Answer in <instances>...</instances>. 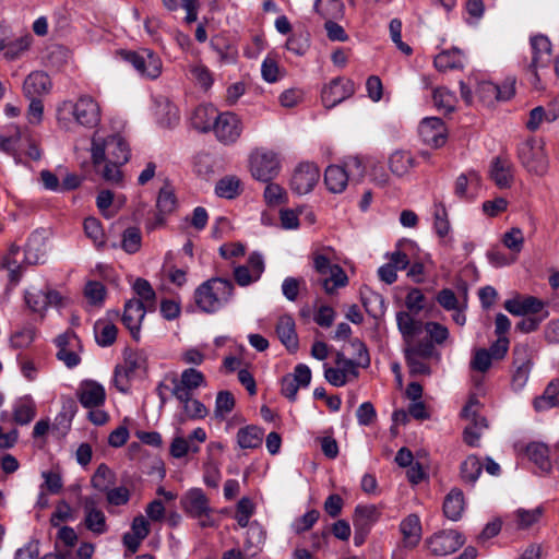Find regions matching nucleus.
<instances>
[{"label": "nucleus", "instance_id": "nucleus-1", "mask_svg": "<svg viewBox=\"0 0 559 559\" xmlns=\"http://www.w3.org/2000/svg\"><path fill=\"white\" fill-rule=\"evenodd\" d=\"M234 284L224 277H212L194 292V301L200 310L214 313L224 308L233 298Z\"/></svg>", "mask_w": 559, "mask_h": 559}, {"label": "nucleus", "instance_id": "nucleus-2", "mask_svg": "<svg viewBox=\"0 0 559 559\" xmlns=\"http://www.w3.org/2000/svg\"><path fill=\"white\" fill-rule=\"evenodd\" d=\"M71 116L75 123L86 129L96 128L102 118L100 106L91 95L83 94L76 100H66L57 108V118L61 122Z\"/></svg>", "mask_w": 559, "mask_h": 559}, {"label": "nucleus", "instance_id": "nucleus-3", "mask_svg": "<svg viewBox=\"0 0 559 559\" xmlns=\"http://www.w3.org/2000/svg\"><path fill=\"white\" fill-rule=\"evenodd\" d=\"M532 59L527 64L530 83L537 90L543 88L542 81L552 62L551 43L544 35H535L530 39Z\"/></svg>", "mask_w": 559, "mask_h": 559}, {"label": "nucleus", "instance_id": "nucleus-4", "mask_svg": "<svg viewBox=\"0 0 559 559\" xmlns=\"http://www.w3.org/2000/svg\"><path fill=\"white\" fill-rule=\"evenodd\" d=\"M518 157L522 166L531 174L544 176L549 166L543 140L530 138L518 146Z\"/></svg>", "mask_w": 559, "mask_h": 559}, {"label": "nucleus", "instance_id": "nucleus-5", "mask_svg": "<svg viewBox=\"0 0 559 559\" xmlns=\"http://www.w3.org/2000/svg\"><path fill=\"white\" fill-rule=\"evenodd\" d=\"M180 506L189 518L199 521L201 527L215 526V521L211 516L213 510L210 500L201 488L186 491L180 499Z\"/></svg>", "mask_w": 559, "mask_h": 559}, {"label": "nucleus", "instance_id": "nucleus-6", "mask_svg": "<svg viewBox=\"0 0 559 559\" xmlns=\"http://www.w3.org/2000/svg\"><path fill=\"white\" fill-rule=\"evenodd\" d=\"M250 171L254 179L270 182L280 175V158L273 151L255 148L249 157Z\"/></svg>", "mask_w": 559, "mask_h": 559}, {"label": "nucleus", "instance_id": "nucleus-7", "mask_svg": "<svg viewBox=\"0 0 559 559\" xmlns=\"http://www.w3.org/2000/svg\"><path fill=\"white\" fill-rule=\"evenodd\" d=\"M313 269L320 275L330 274L322 280L321 285L328 295H332L337 288L348 284V277L345 271L338 264H332L330 259L319 252L312 254Z\"/></svg>", "mask_w": 559, "mask_h": 559}, {"label": "nucleus", "instance_id": "nucleus-8", "mask_svg": "<svg viewBox=\"0 0 559 559\" xmlns=\"http://www.w3.org/2000/svg\"><path fill=\"white\" fill-rule=\"evenodd\" d=\"M480 403L475 395H472L463 407L461 416L469 420V425L464 428L463 440L469 447H478L483 431L487 428V420L478 414Z\"/></svg>", "mask_w": 559, "mask_h": 559}, {"label": "nucleus", "instance_id": "nucleus-9", "mask_svg": "<svg viewBox=\"0 0 559 559\" xmlns=\"http://www.w3.org/2000/svg\"><path fill=\"white\" fill-rule=\"evenodd\" d=\"M534 353L528 344L519 343L513 346L512 349V388L516 391L522 390L533 368Z\"/></svg>", "mask_w": 559, "mask_h": 559}, {"label": "nucleus", "instance_id": "nucleus-10", "mask_svg": "<svg viewBox=\"0 0 559 559\" xmlns=\"http://www.w3.org/2000/svg\"><path fill=\"white\" fill-rule=\"evenodd\" d=\"M119 53L121 58L129 62L142 76L148 79H156L159 76L162 72V61L152 50H121Z\"/></svg>", "mask_w": 559, "mask_h": 559}, {"label": "nucleus", "instance_id": "nucleus-11", "mask_svg": "<svg viewBox=\"0 0 559 559\" xmlns=\"http://www.w3.org/2000/svg\"><path fill=\"white\" fill-rule=\"evenodd\" d=\"M171 384V395L176 400L187 401L188 394H193L194 391L206 384L204 374L195 368L185 369L180 378L171 376L166 378Z\"/></svg>", "mask_w": 559, "mask_h": 559}, {"label": "nucleus", "instance_id": "nucleus-12", "mask_svg": "<svg viewBox=\"0 0 559 559\" xmlns=\"http://www.w3.org/2000/svg\"><path fill=\"white\" fill-rule=\"evenodd\" d=\"M55 344L58 348L56 357L62 361L69 369L75 368L81 362L79 350L82 349L81 340L72 332L67 331L58 335L55 340Z\"/></svg>", "mask_w": 559, "mask_h": 559}, {"label": "nucleus", "instance_id": "nucleus-13", "mask_svg": "<svg viewBox=\"0 0 559 559\" xmlns=\"http://www.w3.org/2000/svg\"><path fill=\"white\" fill-rule=\"evenodd\" d=\"M319 179V167L313 163L302 162L294 169L290 188L297 194H307L313 190Z\"/></svg>", "mask_w": 559, "mask_h": 559}, {"label": "nucleus", "instance_id": "nucleus-14", "mask_svg": "<svg viewBox=\"0 0 559 559\" xmlns=\"http://www.w3.org/2000/svg\"><path fill=\"white\" fill-rule=\"evenodd\" d=\"M464 543V536L454 530L437 532L427 539L428 547L435 556H447L455 552Z\"/></svg>", "mask_w": 559, "mask_h": 559}, {"label": "nucleus", "instance_id": "nucleus-15", "mask_svg": "<svg viewBox=\"0 0 559 559\" xmlns=\"http://www.w3.org/2000/svg\"><path fill=\"white\" fill-rule=\"evenodd\" d=\"M355 93V83L345 78H335L322 88L321 99L325 108L330 109L349 98Z\"/></svg>", "mask_w": 559, "mask_h": 559}, {"label": "nucleus", "instance_id": "nucleus-16", "mask_svg": "<svg viewBox=\"0 0 559 559\" xmlns=\"http://www.w3.org/2000/svg\"><path fill=\"white\" fill-rule=\"evenodd\" d=\"M242 123L234 112H222L216 117L214 133L217 140L224 144L235 143L241 135Z\"/></svg>", "mask_w": 559, "mask_h": 559}, {"label": "nucleus", "instance_id": "nucleus-17", "mask_svg": "<svg viewBox=\"0 0 559 559\" xmlns=\"http://www.w3.org/2000/svg\"><path fill=\"white\" fill-rule=\"evenodd\" d=\"M350 345L357 352V360L346 358L343 352H337L335 364L337 368L344 370L352 378H357L359 376L357 367H368L370 365V357L366 345L359 338L352 340Z\"/></svg>", "mask_w": 559, "mask_h": 559}, {"label": "nucleus", "instance_id": "nucleus-18", "mask_svg": "<svg viewBox=\"0 0 559 559\" xmlns=\"http://www.w3.org/2000/svg\"><path fill=\"white\" fill-rule=\"evenodd\" d=\"M147 311L150 310L145 305H143V300L132 298L124 304L121 321L130 331L132 338L136 342L140 341L141 324Z\"/></svg>", "mask_w": 559, "mask_h": 559}, {"label": "nucleus", "instance_id": "nucleus-19", "mask_svg": "<svg viewBox=\"0 0 559 559\" xmlns=\"http://www.w3.org/2000/svg\"><path fill=\"white\" fill-rule=\"evenodd\" d=\"M418 132L423 142L431 147H441L447 142V128L441 118L427 117L423 119Z\"/></svg>", "mask_w": 559, "mask_h": 559}, {"label": "nucleus", "instance_id": "nucleus-20", "mask_svg": "<svg viewBox=\"0 0 559 559\" xmlns=\"http://www.w3.org/2000/svg\"><path fill=\"white\" fill-rule=\"evenodd\" d=\"M293 29L297 32V35L289 37L286 41V49L288 52L295 56H305L310 47L309 33L304 29V26L298 25L293 27L286 16L282 15V34H288Z\"/></svg>", "mask_w": 559, "mask_h": 559}, {"label": "nucleus", "instance_id": "nucleus-21", "mask_svg": "<svg viewBox=\"0 0 559 559\" xmlns=\"http://www.w3.org/2000/svg\"><path fill=\"white\" fill-rule=\"evenodd\" d=\"M27 307L36 313H44L49 307L61 304V295L55 289L27 290L24 295Z\"/></svg>", "mask_w": 559, "mask_h": 559}, {"label": "nucleus", "instance_id": "nucleus-22", "mask_svg": "<svg viewBox=\"0 0 559 559\" xmlns=\"http://www.w3.org/2000/svg\"><path fill=\"white\" fill-rule=\"evenodd\" d=\"M76 397L85 408H95L104 405L106 392L102 384L93 380L83 381L76 390Z\"/></svg>", "mask_w": 559, "mask_h": 559}, {"label": "nucleus", "instance_id": "nucleus-23", "mask_svg": "<svg viewBox=\"0 0 559 559\" xmlns=\"http://www.w3.org/2000/svg\"><path fill=\"white\" fill-rule=\"evenodd\" d=\"M489 177L499 189H509L514 181V165L509 158L497 156L491 162Z\"/></svg>", "mask_w": 559, "mask_h": 559}, {"label": "nucleus", "instance_id": "nucleus-24", "mask_svg": "<svg viewBox=\"0 0 559 559\" xmlns=\"http://www.w3.org/2000/svg\"><path fill=\"white\" fill-rule=\"evenodd\" d=\"M481 177L476 170L461 174L454 182V194L462 201H473L479 190Z\"/></svg>", "mask_w": 559, "mask_h": 559}, {"label": "nucleus", "instance_id": "nucleus-25", "mask_svg": "<svg viewBox=\"0 0 559 559\" xmlns=\"http://www.w3.org/2000/svg\"><path fill=\"white\" fill-rule=\"evenodd\" d=\"M83 509L85 513V527L95 535L105 534L108 531L106 516L104 512L96 507V501L91 497H86L83 501Z\"/></svg>", "mask_w": 559, "mask_h": 559}, {"label": "nucleus", "instance_id": "nucleus-26", "mask_svg": "<svg viewBox=\"0 0 559 559\" xmlns=\"http://www.w3.org/2000/svg\"><path fill=\"white\" fill-rule=\"evenodd\" d=\"M503 307L513 316L526 317L538 313L544 308V302L534 296H516L506 300Z\"/></svg>", "mask_w": 559, "mask_h": 559}, {"label": "nucleus", "instance_id": "nucleus-27", "mask_svg": "<svg viewBox=\"0 0 559 559\" xmlns=\"http://www.w3.org/2000/svg\"><path fill=\"white\" fill-rule=\"evenodd\" d=\"M51 88V81L48 74L43 71L29 73L23 83V93L27 98H39Z\"/></svg>", "mask_w": 559, "mask_h": 559}, {"label": "nucleus", "instance_id": "nucleus-28", "mask_svg": "<svg viewBox=\"0 0 559 559\" xmlns=\"http://www.w3.org/2000/svg\"><path fill=\"white\" fill-rule=\"evenodd\" d=\"M218 115L212 105H200L193 110L190 122L200 132L214 131V123H216Z\"/></svg>", "mask_w": 559, "mask_h": 559}, {"label": "nucleus", "instance_id": "nucleus-29", "mask_svg": "<svg viewBox=\"0 0 559 559\" xmlns=\"http://www.w3.org/2000/svg\"><path fill=\"white\" fill-rule=\"evenodd\" d=\"M413 312L399 311L396 313V324L400 333L402 334L405 344H411L415 336L419 335L423 331L424 324L420 320L414 319Z\"/></svg>", "mask_w": 559, "mask_h": 559}, {"label": "nucleus", "instance_id": "nucleus-30", "mask_svg": "<svg viewBox=\"0 0 559 559\" xmlns=\"http://www.w3.org/2000/svg\"><path fill=\"white\" fill-rule=\"evenodd\" d=\"M400 531L403 535L406 547H416L421 539V523L417 514L407 515L400 524Z\"/></svg>", "mask_w": 559, "mask_h": 559}, {"label": "nucleus", "instance_id": "nucleus-31", "mask_svg": "<svg viewBox=\"0 0 559 559\" xmlns=\"http://www.w3.org/2000/svg\"><path fill=\"white\" fill-rule=\"evenodd\" d=\"M12 415L15 424L24 426L36 416V404L29 395L17 399L12 406Z\"/></svg>", "mask_w": 559, "mask_h": 559}, {"label": "nucleus", "instance_id": "nucleus-32", "mask_svg": "<svg viewBox=\"0 0 559 559\" xmlns=\"http://www.w3.org/2000/svg\"><path fill=\"white\" fill-rule=\"evenodd\" d=\"M264 430L255 425H248L237 431L238 445L243 450L258 449L262 445Z\"/></svg>", "mask_w": 559, "mask_h": 559}, {"label": "nucleus", "instance_id": "nucleus-33", "mask_svg": "<svg viewBox=\"0 0 559 559\" xmlns=\"http://www.w3.org/2000/svg\"><path fill=\"white\" fill-rule=\"evenodd\" d=\"M349 180L347 170L338 165H331L325 169L324 183L333 193H341L345 190Z\"/></svg>", "mask_w": 559, "mask_h": 559}, {"label": "nucleus", "instance_id": "nucleus-34", "mask_svg": "<svg viewBox=\"0 0 559 559\" xmlns=\"http://www.w3.org/2000/svg\"><path fill=\"white\" fill-rule=\"evenodd\" d=\"M415 166L416 160L407 151H395L389 157V168L397 177L407 175Z\"/></svg>", "mask_w": 559, "mask_h": 559}, {"label": "nucleus", "instance_id": "nucleus-35", "mask_svg": "<svg viewBox=\"0 0 559 559\" xmlns=\"http://www.w3.org/2000/svg\"><path fill=\"white\" fill-rule=\"evenodd\" d=\"M465 500L463 491L459 488H453L445 496L443 501V513L451 521L461 519L464 511Z\"/></svg>", "mask_w": 559, "mask_h": 559}, {"label": "nucleus", "instance_id": "nucleus-36", "mask_svg": "<svg viewBox=\"0 0 559 559\" xmlns=\"http://www.w3.org/2000/svg\"><path fill=\"white\" fill-rule=\"evenodd\" d=\"M549 448L542 442H531L526 445L525 453L531 462H533L542 472H549L551 461L549 457Z\"/></svg>", "mask_w": 559, "mask_h": 559}, {"label": "nucleus", "instance_id": "nucleus-37", "mask_svg": "<svg viewBox=\"0 0 559 559\" xmlns=\"http://www.w3.org/2000/svg\"><path fill=\"white\" fill-rule=\"evenodd\" d=\"M381 515L380 510L374 504H358L355 508L353 524L354 527H361L370 530L371 526L379 520Z\"/></svg>", "mask_w": 559, "mask_h": 559}, {"label": "nucleus", "instance_id": "nucleus-38", "mask_svg": "<svg viewBox=\"0 0 559 559\" xmlns=\"http://www.w3.org/2000/svg\"><path fill=\"white\" fill-rule=\"evenodd\" d=\"M559 380H551L545 388L542 395L535 397L533 405L537 412L548 411L556 407L559 403Z\"/></svg>", "mask_w": 559, "mask_h": 559}, {"label": "nucleus", "instance_id": "nucleus-39", "mask_svg": "<svg viewBox=\"0 0 559 559\" xmlns=\"http://www.w3.org/2000/svg\"><path fill=\"white\" fill-rule=\"evenodd\" d=\"M94 333L96 343L102 347H108L116 342L118 329L109 320L99 319L94 324Z\"/></svg>", "mask_w": 559, "mask_h": 559}, {"label": "nucleus", "instance_id": "nucleus-40", "mask_svg": "<svg viewBox=\"0 0 559 559\" xmlns=\"http://www.w3.org/2000/svg\"><path fill=\"white\" fill-rule=\"evenodd\" d=\"M108 158L116 163H127L130 158V147L126 140L119 134L107 136Z\"/></svg>", "mask_w": 559, "mask_h": 559}, {"label": "nucleus", "instance_id": "nucleus-41", "mask_svg": "<svg viewBox=\"0 0 559 559\" xmlns=\"http://www.w3.org/2000/svg\"><path fill=\"white\" fill-rule=\"evenodd\" d=\"M45 245L40 241L38 235H32L24 248V261L27 265H36L44 263L45 258Z\"/></svg>", "mask_w": 559, "mask_h": 559}, {"label": "nucleus", "instance_id": "nucleus-42", "mask_svg": "<svg viewBox=\"0 0 559 559\" xmlns=\"http://www.w3.org/2000/svg\"><path fill=\"white\" fill-rule=\"evenodd\" d=\"M182 404V413L179 415V420L183 423L186 419H203L207 415L205 405L193 399V394H188L187 401L177 400Z\"/></svg>", "mask_w": 559, "mask_h": 559}, {"label": "nucleus", "instance_id": "nucleus-43", "mask_svg": "<svg viewBox=\"0 0 559 559\" xmlns=\"http://www.w3.org/2000/svg\"><path fill=\"white\" fill-rule=\"evenodd\" d=\"M439 71H448L463 68V55L460 49H451L440 52L433 60Z\"/></svg>", "mask_w": 559, "mask_h": 559}, {"label": "nucleus", "instance_id": "nucleus-44", "mask_svg": "<svg viewBox=\"0 0 559 559\" xmlns=\"http://www.w3.org/2000/svg\"><path fill=\"white\" fill-rule=\"evenodd\" d=\"M22 143L23 132L19 129L11 136H3L0 134V150L12 156L16 164L22 163Z\"/></svg>", "mask_w": 559, "mask_h": 559}, {"label": "nucleus", "instance_id": "nucleus-45", "mask_svg": "<svg viewBox=\"0 0 559 559\" xmlns=\"http://www.w3.org/2000/svg\"><path fill=\"white\" fill-rule=\"evenodd\" d=\"M76 409L78 407L74 400L68 399L62 405V411L56 416L52 429L60 431V433L64 436L71 427V421Z\"/></svg>", "mask_w": 559, "mask_h": 559}, {"label": "nucleus", "instance_id": "nucleus-46", "mask_svg": "<svg viewBox=\"0 0 559 559\" xmlns=\"http://www.w3.org/2000/svg\"><path fill=\"white\" fill-rule=\"evenodd\" d=\"M361 302L367 313L372 318H379L385 313V300L384 297L379 293L372 290L362 293Z\"/></svg>", "mask_w": 559, "mask_h": 559}, {"label": "nucleus", "instance_id": "nucleus-47", "mask_svg": "<svg viewBox=\"0 0 559 559\" xmlns=\"http://www.w3.org/2000/svg\"><path fill=\"white\" fill-rule=\"evenodd\" d=\"M282 294L289 301H296L299 296L308 294L306 280L304 277H286L282 282Z\"/></svg>", "mask_w": 559, "mask_h": 559}, {"label": "nucleus", "instance_id": "nucleus-48", "mask_svg": "<svg viewBox=\"0 0 559 559\" xmlns=\"http://www.w3.org/2000/svg\"><path fill=\"white\" fill-rule=\"evenodd\" d=\"M241 191V181L235 176H226L219 179L215 186V193L219 198L228 200L237 198Z\"/></svg>", "mask_w": 559, "mask_h": 559}, {"label": "nucleus", "instance_id": "nucleus-49", "mask_svg": "<svg viewBox=\"0 0 559 559\" xmlns=\"http://www.w3.org/2000/svg\"><path fill=\"white\" fill-rule=\"evenodd\" d=\"M32 38L29 36L17 38L16 40L5 44L0 38V51H3L5 59L13 61L19 59L31 46Z\"/></svg>", "mask_w": 559, "mask_h": 559}, {"label": "nucleus", "instance_id": "nucleus-50", "mask_svg": "<svg viewBox=\"0 0 559 559\" xmlns=\"http://www.w3.org/2000/svg\"><path fill=\"white\" fill-rule=\"evenodd\" d=\"M483 471V465L476 455L467 456L461 464V478L465 484L474 485Z\"/></svg>", "mask_w": 559, "mask_h": 559}, {"label": "nucleus", "instance_id": "nucleus-51", "mask_svg": "<svg viewBox=\"0 0 559 559\" xmlns=\"http://www.w3.org/2000/svg\"><path fill=\"white\" fill-rule=\"evenodd\" d=\"M282 344L289 353H296L299 348V340L295 331V322L289 316H282Z\"/></svg>", "mask_w": 559, "mask_h": 559}, {"label": "nucleus", "instance_id": "nucleus-52", "mask_svg": "<svg viewBox=\"0 0 559 559\" xmlns=\"http://www.w3.org/2000/svg\"><path fill=\"white\" fill-rule=\"evenodd\" d=\"M433 105L438 110L444 114H450L454 110L456 104V97L454 93L445 87H437L432 93Z\"/></svg>", "mask_w": 559, "mask_h": 559}, {"label": "nucleus", "instance_id": "nucleus-53", "mask_svg": "<svg viewBox=\"0 0 559 559\" xmlns=\"http://www.w3.org/2000/svg\"><path fill=\"white\" fill-rule=\"evenodd\" d=\"M132 288L139 297L135 299L143 300V305H145L148 310H153L155 307L156 294L151 283L145 278L139 277L135 280Z\"/></svg>", "mask_w": 559, "mask_h": 559}, {"label": "nucleus", "instance_id": "nucleus-54", "mask_svg": "<svg viewBox=\"0 0 559 559\" xmlns=\"http://www.w3.org/2000/svg\"><path fill=\"white\" fill-rule=\"evenodd\" d=\"M433 227L437 235L445 237L450 231V222L445 205L441 201H435L433 204Z\"/></svg>", "mask_w": 559, "mask_h": 559}, {"label": "nucleus", "instance_id": "nucleus-55", "mask_svg": "<svg viewBox=\"0 0 559 559\" xmlns=\"http://www.w3.org/2000/svg\"><path fill=\"white\" fill-rule=\"evenodd\" d=\"M84 233L94 242V245L102 249L105 246V233L102 223L96 217H87L84 219Z\"/></svg>", "mask_w": 559, "mask_h": 559}, {"label": "nucleus", "instance_id": "nucleus-56", "mask_svg": "<svg viewBox=\"0 0 559 559\" xmlns=\"http://www.w3.org/2000/svg\"><path fill=\"white\" fill-rule=\"evenodd\" d=\"M142 246V235L139 227H128L122 233L121 248L129 254L136 253Z\"/></svg>", "mask_w": 559, "mask_h": 559}, {"label": "nucleus", "instance_id": "nucleus-57", "mask_svg": "<svg viewBox=\"0 0 559 559\" xmlns=\"http://www.w3.org/2000/svg\"><path fill=\"white\" fill-rule=\"evenodd\" d=\"M436 353L435 345L431 341L425 340L414 344V341L411 344H406L404 349V355H409L414 357H419L424 359L431 358Z\"/></svg>", "mask_w": 559, "mask_h": 559}, {"label": "nucleus", "instance_id": "nucleus-58", "mask_svg": "<svg viewBox=\"0 0 559 559\" xmlns=\"http://www.w3.org/2000/svg\"><path fill=\"white\" fill-rule=\"evenodd\" d=\"M235 407V397L229 391H219L215 400V417L225 418Z\"/></svg>", "mask_w": 559, "mask_h": 559}, {"label": "nucleus", "instance_id": "nucleus-59", "mask_svg": "<svg viewBox=\"0 0 559 559\" xmlns=\"http://www.w3.org/2000/svg\"><path fill=\"white\" fill-rule=\"evenodd\" d=\"M261 74L264 81L274 83L280 74L277 53L272 51L263 60L261 66Z\"/></svg>", "mask_w": 559, "mask_h": 559}, {"label": "nucleus", "instance_id": "nucleus-60", "mask_svg": "<svg viewBox=\"0 0 559 559\" xmlns=\"http://www.w3.org/2000/svg\"><path fill=\"white\" fill-rule=\"evenodd\" d=\"M177 199L174 191L168 187L159 189L156 207L162 214H169L176 209Z\"/></svg>", "mask_w": 559, "mask_h": 559}, {"label": "nucleus", "instance_id": "nucleus-61", "mask_svg": "<svg viewBox=\"0 0 559 559\" xmlns=\"http://www.w3.org/2000/svg\"><path fill=\"white\" fill-rule=\"evenodd\" d=\"M325 21L342 20L345 15V5L342 0H328L325 8L319 7V11H314Z\"/></svg>", "mask_w": 559, "mask_h": 559}, {"label": "nucleus", "instance_id": "nucleus-62", "mask_svg": "<svg viewBox=\"0 0 559 559\" xmlns=\"http://www.w3.org/2000/svg\"><path fill=\"white\" fill-rule=\"evenodd\" d=\"M254 513V504L248 497H242L236 507L235 519L240 527H247Z\"/></svg>", "mask_w": 559, "mask_h": 559}, {"label": "nucleus", "instance_id": "nucleus-63", "mask_svg": "<svg viewBox=\"0 0 559 559\" xmlns=\"http://www.w3.org/2000/svg\"><path fill=\"white\" fill-rule=\"evenodd\" d=\"M500 93V85L492 82L485 81L480 82L476 88V95L480 102L487 105H491L498 100Z\"/></svg>", "mask_w": 559, "mask_h": 559}, {"label": "nucleus", "instance_id": "nucleus-64", "mask_svg": "<svg viewBox=\"0 0 559 559\" xmlns=\"http://www.w3.org/2000/svg\"><path fill=\"white\" fill-rule=\"evenodd\" d=\"M111 477L110 468L105 463H102L91 479L92 486L99 491H106L111 483Z\"/></svg>", "mask_w": 559, "mask_h": 559}]
</instances>
